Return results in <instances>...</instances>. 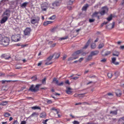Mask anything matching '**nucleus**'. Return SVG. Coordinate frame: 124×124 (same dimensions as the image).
Wrapping results in <instances>:
<instances>
[{
    "instance_id": "nucleus-47",
    "label": "nucleus",
    "mask_w": 124,
    "mask_h": 124,
    "mask_svg": "<svg viewBox=\"0 0 124 124\" xmlns=\"http://www.w3.org/2000/svg\"><path fill=\"white\" fill-rule=\"evenodd\" d=\"M95 20L94 19H90L89 20V21L90 23H92L93 22L95 21Z\"/></svg>"
},
{
    "instance_id": "nucleus-34",
    "label": "nucleus",
    "mask_w": 124,
    "mask_h": 124,
    "mask_svg": "<svg viewBox=\"0 0 124 124\" xmlns=\"http://www.w3.org/2000/svg\"><path fill=\"white\" fill-rule=\"evenodd\" d=\"M28 4V2H25L23 3L21 5V7H25Z\"/></svg>"
},
{
    "instance_id": "nucleus-54",
    "label": "nucleus",
    "mask_w": 124,
    "mask_h": 124,
    "mask_svg": "<svg viewBox=\"0 0 124 124\" xmlns=\"http://www.w3.org/2000/svg\"><path fill=\"white\" fill-rule=\"evenodd\" d=\"M42 61L39 62L38 64V66H40L42 64Z\"/></svg>"
},
{
    "instance_id": "nucleus-53",
    "label": "nucleus",
    "mask_w": 124,
    "mask_h": 124,
    "mask_svg": "<svg viewBox=\"0 0 124 124\" xmlns=\"http://www.w3.org/2000/svg\"><path fill=\"white\" fill-rule=\"evenodd\" d=\"M56 43H54L50 46L51 47H53L55 46L56 45Z\"/></svg>"
},
{
    "instance_id": "nucleus-58",
    "label": "nucleus",
    "mask_w": 124,
    "mask_h": 124,
    "mask_svg": "<svg viewBox=\"0 0 124 124\" xmlns=\"http://www.w3.org/2000/svg\"><path fill=\"white\" fill-rule=\"evenodd\" d=\"M5 73H0V76L5 75Z\"/></svg>"
},
{
    "instance_id": "nucleus-48",
    "label": "nucleus",
    "mask_w": 124,
    "mask_h": 124,
    "mask_svg": "<svg viewBox=\"0 0 124 124\" xmlns=\"http://www.w3.org/2000/svg\"><path fill=\"white\" fill-rule=\"evenodd\" d=\"M73 124H79V123L77 121H74L73 122Z\"/></svg>"
},
{
    "instance_id": "nucleus-60",
    "label": "nucleus",
    "mask_w": 124,
    "mask_h": 124,
    "mask_svg": "<svg viewBox=\"0 0 124 124\" xmlns=\"http://www.w3.org/2000/svg\"><path fill=\"white\" fill-rule=\"evenodd\" d=\"M83 58H80V59H79V60H78V61L79 62H80L83 60Z\"/></svg>"
},
{
    "instance_id": "nucleus-19",
    "label": "nucleus",
    "mask_w": 124,
    "mask_h": 124,
    "mask_svg": "<svg viewBox=\"0 0 124 124\" xmlns=\"http://www.w3.org/2000/svg\"><path fill=\"white\" fill-rule=\"evenodd\" d=\"M117 110H115L114 111H111L110 112V114H112L113 115H116L117 114Z\"/></svg>"
},
{
    "instance_id": "nucleus-27",
    "label": "nucleus",
    "mask_w": 124,
    "mask_h": 124,
    "mask_svg": "<svg viewBox=\"0 0 124 124\" xmlns=\"http://www.w3.org/2000/svg\"><path fill=\"white\" fill-rule=\"evenodd\" d=\"M119 55V53L118 51L115 52L112 55L113 56H118Z\"/></svg>"
},
{
    "instance_id": "nucleus-30",
    "label": "nucleus",
    "mask_w": 124,
    "mask_h": 124,
    "mask_svg": "<svg viewBox=\"0 0 124 124\" xmlns=\"http://www.w3.org/2000/svg\"><path fill=\"white\" fill-rule=\"evenodd\" d=\"M75 0H70L68 2L67 4L69 5H72Z\"/></svg>"
},
{
    "instance_id": "nucleus-25",
    "label": "nucleus",
    "mask_w": 124,
    "mask_h": 124,
    "mask_svg": "<svg viewBox=\"0 0 124 124\" xmlns=\"http://www.w3.org/2000/svg\"><path fill=\"white\" fill-rule=\"evenodd\" d=\"M16 81L14 80L12 81V80H3L1 81V82L2 84H4L5 83L7 82H10L11 81L16 82Z\"/></svg>"
},
{
    "instance_id": "nucleus-44",
    "label": "nucleus",
    "mask_w": 124,
    "mask_h": 124,
    "mask_svg": "<svg viewBox=\"0 0 124 124\" xmlns=\"http://www.w3.org/2000/svg\"><path fill=\"white\" fill-rule=\"evenodd\" d=\"M13 124H19V122L17 120H16L14 121Z\"/></svg>"
},
{
    "instance_id": "nucleus-15",
    "label": "nucleus",
    "mask_w": 124,
    "mask_h": 124,
    "mask_svg": "<svg viewBox=\"0 0 124 124\" xmlns=\"http://www.w3.org/2000/svg\"><path fill=\"white\" fill-rule=\"evenodd\" d=\"M53 22L50 21H46L44 22L43 25L45 26H46L48 25L52 24Z\"/></svg>"
},
{
    "instance_id": "nucleus-33",
    "label": "nucleus",
    "mask_w": 124,
    "mask_h": 124,
    "mask_svg": "<svg viewBox=\"0 0 124 124\" xmlns=\"http://www.w3.org/2000/svg\"><path fill=\"white\" fill-rule=\"evenodd\" d=\"M56 18V16L55 15H54L50 17H49L48 19L49 20H53L54 19Z\"/></svg>"
},
{
    "instance_id": "nucleus-1",
    "label": "nucleus",
    "mask_w": 124,
    "mask_h": 124,
    "mask_svg": "<svg viewBox=\"0 0 124 124\" xmlns=\"http://www.w3.org/2000/svg\"><path fill=\"white\" fill-rule=\"evenodd\" d=\"M9 41V39L8 37L2 38L0 43L4 46H6L8 45Z\"/></svg>"
},
{
    "instance_id": "nucleus-39",
    "label": "nucleus",
    "mask_w": 124,
    "mask_h": 124,
    "mask_svg": "<svg viewBox=\"0 0 124 124\" xmlns=\"http://www.w3.org/2000/svg\"><path fill=\"white\" fill-rule=\"evenodd\" d=\"M104 44H100L98 46V48L101 49L104 46Z\"/></svg>"
},
{
    "instance_id": "nucleus-35",
    "label": "nucleus",
    "mask_w": 124,
    "mask_h": 124,
    "mask_svg": "<svg viewBox=\"0 0 124 124\" xmlns=\"http://www.w3.org/2000/svg\"><path fill=\"white\" fill-rule=\"evenodd\" d=\"M116 95L118 97H120L122 94V93L120 91L116 92Z\"/></svg>"
},
{
    "instance_id": "nucleus-6",
    "label": "nucleus",
    "mask_w": 124,
    "mask_h": 124,
    "mask_svg": "<svg viewBox=\"0 0 124 124\" xmlns=\"http://www.w3.org/2000/svg\"><path fill=\"white\" fill-rule=\"evenodd\" d=\"M10 11L9 8L7 9L4 12L2 15V16H5L8 18L10 16Z\"/></svg>"
},
{
    "instance_id": "nucleus-49",
    "label": "nucleus",
    "mask_w": 124,
    "mask_h": 124,
    "mask_svg": "<svg viewBox=\"0 0 124 124\" xmlns=\"http://www.w3.org/2000/svg\"><path fill=\"white\" fill-rule=\"evenodd\" d=\"M110 53V51H108L105 54V55H107L108 54H109Z\"/></svg>"
},
{
    "instance_id": "nucleus-59",
    "label": "nucleus",
    "mask_w": 124,
    "mask_h": 124,
    "mask_svg": "<svg viewBox=\"0 0 124 124\" xmlns=\"http://www.w3.org/2000/svg\"><path fill=\"white\" fill-rule=\"evenodd\" d=\"M3 37L2 36V35L0 33V42H1V40L2 39Z\"/></svg>"
},
{
    "instance_id": "nucleus-29",
    "label": "nucleus",
    "mask_w": 124,
    "mask_h": 124,
    "mask_svg": "<svg viewBox=\"0 0 124 124\" xmlns=\"http://www.w3.org/2000/svg\"><path fill=\"white\" fill-rule=\"evenodd\" d=\"M92 56L90 54L89 55L87 58L86 59L87 61H88L91 60L92 58Z\"/></svg>"
},
{
    "instance_id": "nucleus-61",
    "label": "nucleus",
    "mask_w": 124,
    "mask_h": 124,
    "mask_svg": "<svg viewBox=\"0 0 124 124\" xmlns=\"http://www.w3.org/2000/svg\"><path fill=\"white\" fill-rule=\"evenodd\" d=\"M65 83L66 84H69V81L68 80H67L65 82Z\"/></svg>"
},
{
    "instance_id": "nucleus-55",
    "label": "nucleus",
    "mask_w": 124,
    "mask_h": 124,
    "mask_svg": "<svg viewBox=\"0 0 124 124\" xmlns=\"http://www.w3.org/2000/svg\"><path fill=\"white\" fill-rule=\"evenodd\" d=\"M47 102L48 103H52V101L51 100H48L47 101Z\"/></svg>"
},
{
    "instance_id": "nucleus-63",
    "label": "nucleus",
    "mask_w": 124,
    "mask_h": 124,
    "mask_svg": "<svg viewBox=\"0 0 124 124\" xmlns=\"http://www.w3.org/2000/svg\"><path fill=\"white\" fill-rule=\"evenodd\" d=\"M107 94L109 96L113 95L112 93H108Z\"/></svg>"
},
{
    "instance_id": "nucleus-36",
    "label": "nucleus",
    "mask_w": 124,
    "mask_h": 124,
    "mask_svg": "<svg viewBox=\"0 0 124 124\" xmlns=\"http://www.w3.org/2000/svg\"><path fill=\"white\" fill-rule=\"evenodd\" d=\"M96 47V45L95 44L92 43L91 46V47L92 49H94Z\"/></svg>"
},
{
    "instance_id": "nucleus-12",
    "label": "nucleus",
    "mask_w": 124,
    "mask_h": 124,
    "mask_svg": "<svg viewBox=\"0 0 124 124\" xmlns=\"http://www.w3.org/2000/svg\"><path fill=\"white\" fill-rule=\"evenodd\" d=\"M3 18L0 21V23L1 24H3L5 23L8 20V18L5 16H2Z\"/></svg>"
},
{
    "instance_id": "nucleus-28",
    "label": "nucleus",
    "mask_w": 124,
    "mask_h": 124,
    "mask_svg": "<svg viewBox=\"0 0 124 124\" xmlns=\"http://www.w3.org/2000/svg\"><path fill=\"white\" fill-rule=\"evenodd\" d=\"M85 94H86L85 93H81V94H75L74 95V96L75 97H77L79 95H83V96L82 97H83L84 96V95Z\"/></svg>"
},
{
    "instance_id": "nucleus-18",
    "label": "nucleus",
    "mask_w": 124,
    "mask_h": 124,
    "mask_svg": "<svg viewBox=\"0 0 124 124\" xmlns=\"http://www.w3.org/2000/svg\"><path fill=\"white\" fill-rule=\"evenodd\" d=\"M46 112H43L40 114V117L41 118H45L46 116Z\"/></svg>"
},
{
    "instance_id": "nucleus-2",
    "label": "nucleus",
    "mask_w": 124,
    "mask_h": 124,
    "mask_svg": "<svg viewBox=\"0 0 124 124\" xmlns=\"http://www.w3.org/2000/svg\"><path fill=\"white\" fill-rule=\"evenodd\" d=\"M20 36L19 34L13 35L11 37V40L12 41L17 42L20 41Z\"/></svg>"
},
{
    "instance_id": "nucleus-9",
    "label": "nucleus",
    "mask_w": 124,
    "mask_h": 124,
    "mask_svg": "<svg viewBox=\"0 0 124 124\" xmlns=\"http://www.w3.org/2000/svg\"><path fill=\"white\" fill-rule=\"evenodd\" d=\"M53 82L56 84L57 85L59 86H61L63 85L64 83L63 82H61L60 83H59L58 80H57V79L55 78L53 79Z\"/></svg>"
},
{
    "instance_id": "nucleus-40",
    "label": "nucleus",
    "mask_w": 124,
    "mask_h": 124,
    "mask_svg": "<svg viewBox=\"0 0 124 124\" xmlns=\"http://www.w3.org/2000/svg\"><path fill=\"white\" fill-rule=\"evenodd\" d=\"M108 77L109 78H111L112 77V74L111 73H108L107 74Z\"/></svg>"
},
{
    "instance_id": "nucleus-51",
    "label": "nucleus",
    "mask_w": 124,
    "mask_h": 124,
    "mask_svg": "<svg viewBox=\"0 0 124 124\" xmlns=\"http://www.w3.org/2000/svg\"><path fill=\"white\" fill-rule=\"evenodd\" d=\"M78 78H79L78 77H73L72 78V79H73V80H76Z\"/></svg>"
},
{
    "instance_id": "nucleus-23",
    "label": "nucleus",
    "mask_w": 124,
    "mask_h": 124,
    "mask_svg": "<svg viewBox=\"0 0 124 124\" xmlns=\"http://www.w3.org/2000/svg\"><path fill=\"white\" fill-rule=\"evenodd\" d=\"M113 16L112 14L110 15V16L107 18V19L108 22L111 21L112 18Z\"/></svg>"
},
{
    "instance_id": "nucleus-43",
    "label": "nucleus",
    "mask_w": 124,
    "mask_h": 124,
    "mask_svg": "<svg viewBox=\"0 0 124 124\" xmlns=\"http://www.w3.org/2000/svg\"><path fill=\"white\" fill-rule=\"evenodd\" d=\"M7 102L5 101L3 103H1L0 104V105H5L7 104ZM1 109V108L0 107V110Z\"/></svg>"
},
{
    "instance_id": "nucleus-7",
    "label": "nucleus",
    "mask_w": 124,
    "mask_h": 124,
    "mask_svg": "<svg viewBox=\"0 0 124 124\" xmlns=\"http://www.w3.org/2000/svg\"><path fill=\"white\" fill-rule=\"evenodd\" d=\"M82 52L81 50H78L74 52L72 54L73 56L74 57V59H76L78 57V55L81 54Z\"/></svg>"
},
{
    "instance_id": "nucleus-21",
    "label": "nucleus",
    "mask_w": 124,
    "mask_h": 124,
    "mask_svg": "<svg viewBox=\"0 0 124 124\" xmlns=\"http://www.w3.org/2000/svg\"><path fill=\"white\" fill-rule=\"evenodd\" d=\"M88 5L87 4H86L82 8V10L83 11H86L87 8L88 7Z\"/></svg>"
},
{
    "instance_id": "nucleus-46",
    "label": "nucleus",
    "mask_w": 124,
    "mask_h": 124,
    "mask_svg": "<svg viewBox=\"0 0 124 124\" xmlns=\"http://www.w3.org/2000/svg\"><path fill=\"white\" fill-rule=\"evenodd\" d=\"M52 110H55L56 112V114H58V112L57 111V109L55 108H52Z\"/></svg>"
},
{
    "instance_id": "nucleus-5",
    "label": "nucleus",
    "mask_w": 124,
    "mask_h": 124,
    "mask_svg": "<svg viewBox=\"0 0 124 124\" xmlns=\"http://www.w3.org/2000/svg\"><path fill=\"white\" fill-rule=\"evenodd\" d=\"M40 20L39 17L36 16L31 20V24H34L36 23H38Z\"/></svg>"
},
{
    "instance_id": "nucleus-32",
    "label": "nucleus",
    "mask_w": 124,
    "mask_h": 124,
    "mask_svg": "<svg viewBox=\"0 0 124 124\" xmlns=\"http://www.w3.org/2000/svg\"><path fill=\"white\" fill-rule=\"evenodd\" d=\"M4 116L5 117H8L9 116H11V115L10 114L7 112H6L4 113Z\"/></svg>"
},
{
    "instance_id": "nucleus-11",
    "label": "nucleus",
    "mask_w": 124,
    "mask_h": 124,
    "mask_svg": "<svg viewBox=\"0 0 124 124\" xmlns=\"http://www.w3.org/2000/svg\"><path fill=\"white\" fill-rule=\"evenodd\" d=\"M52 5L53 7H51L50 8L52 9H54L55 8L54 7L55 6L57 7L59 6L60 5V4L59 2L57 1H55L54 3H52Z\"/></svg>"
},
{
    "instance_id": "nucleus-56",
    "label": "nucleus",
    "mask_w": 124,
    "mask_h": 124,
    "mask_svg": "<svg viewBox=\"0 0 124 124\" xmlns=\"http://www.w3.org/2000/svg\"><path fill=\"white\" fill-rule=\"evenodd\" d=\"M106 61V59L104 58L101 60V61L102 62H105Z\"/></svg>"
},
{
    "instance_id": "nucleus-17",
    "label": "nucleus",
    "mask_w": 124,
    "mask_h": 124,
    "mask_svg": "<svg viewBox=\"0 0 124 124\" xmlns=\"http://www.w3.org/2000/svg\"><path fill=\"white\" fill-rule=\"evenodd\" d=\"M29 90L31 91L32 92H35L36 91V90L34 87L33 85H32L30 87Z\"/></svg>"
},
{
    "instance_id": "nucleus-52",
    "label": "nucleus",
    "mask_w": 124,
    "mask_h": 124,
    "mask_svg": "<svg viewBox=\"0 0 124 124\" xmlns=\"http://www.w3.org/2000/svg\"><path fill=\"white\" fill-rule=\"evenodd\" d=\"M26 122L25 121H21V124H26Z\"/></svg>"
},
{
    "instance_id": "nucleus-45",
    "label": "nucleus",
    "mask_w": 124,
    "mask_h": 124,
    "mask_svg": "<svg viewBox=\"0 0 124 124\" xmlns=\"http://www.w3.org/2000/svg\"><path fill=\"white\" fill-rule=\"evenodd\" d=\"M49 120V119H46V120H44L42 122L43 123V124H47L46 123V122L48 121Z\"/></svg>"
},
{
    "instance_id": "nucleus-62",
    "label": "nucleus",
    "mask_w": 124,
    "mask_h": 124,
    "mask_svg": "<svg viewBox=\"0 0 124 124\" xmlns=\"http://www.w3.org/2000/svg\"><path fill=\"white\" fill-rule=\"evenodd\" d=\"M72 7L70 6H68V9H69V10H71L72 9Z\"/></svg>"
},
{
    "instance_id": "nucleus-26",
    "label": "nucleus",
    "mask_w": 124,
    "mask_h": 124,
    "mask_svg": "<svg viewBox=\"0 0 124 124\" xmlns=\"http://www.w3.org/2000/svg\"><path fill=\"white\" fill-rule=\"evenodd\" d=\"M70 89H71L70 88H68L67 90H66V93L68 94H70L71 92L70 91Z\"/></svg>"
},
{
    "instance_id": "nucleus-42",
    "label": "nucleus",
    "mask_w": 124,
    "mask_h": 124,
    "mask_svg": "<svg viewBox=\"0 0 124 124\" xmlns=\"http://www.w3.org/2000/svg\"><path fill=\"white\" fill-rule=\"evenodd\" d=\"M46 78H44L42 80V83L44 84H45L46 83Z\"/></svg>"
},
{
    "instance_id": "nucleus-37",
    "label": "nucleus",
    "mask_w": 124,
    "mask_h": 124,
    "mask_svg": "<svg viewBox=\"0 0 124 124\" xmlns=\"http://www.w3.org/2000/svg\"><path fill=\"white\" fill-rule=\"evenodd\" d=\"M38 114L36 112L33 113L30 116V117H32L35 116H38Z\"/></svg>"
},
{
    "instance_id": "nucleus-38",
    "label": "nucleus",
    "mask_w": 124,
    "mask_h": 124,
    "mask_svg": "<svg viewBox=\"0 0 124 124\" xmlns=\"http://www.w3.org/2000/svg\"><path fill=\"white\" fill-rule=\"evenodd\" d=\"M68 38V36H66L64 37H62V38H60L59 39V40H64L65 39H67Z\"/></svg>"
},
{
    "instance_id": "nucleus-14",
    "label": "nucleus",
    "mask_w": 124,
    "mask_h": 124,
    "mask_svg": "<svg viewBox=\"0 0 124 124\" xmlns=\"http://www.w3.org/2000/svg\"><path fill=\"white\" fill-rule=\"evenodd\" d=\"M116 58L115 57H113L112 58V62L115 65H118L119 64V62H115L116 60Z\"/></svg>"
},
{
    "instance_id": "nucleus-8",
    "label": "nucleus",
    "mask_w": 124,
    "mask_h": 124,
    "mask_svg": "<svg viewBox=\"0 0 124 124\" xmlns=\"http://www.w3.org/2000/svg\"><path fill=\"white\" fill-rule=\"evenodd\" d=\"M102 10L100 12V14L102 15H103L105 13H107L108 11V9L106 7H103L102 8Z\"/></svg>"
},
{
    "instance_id": "nucleus-4",
    "label": "nucleus",
    "mask_w": 124,
    "mask_h": 124,
    "mask_svg": "<svg viewBox=\"0 0 124 124\" xmlns=\"http://www.w3.org/2000/svg\"><path fill=\"white\" fill-rule=\"evenodd\" d=\"M31 31V29L30 27H27L23 31L24 35L25 36H29Z\"/></svg>"
},
{
    "instance_id": "nucleus-10",
    "label": "nucleus",
    "mask_w": 124,
    "mask_h": 124,
    "mask_svg": "<svg viewBox=\"0 0 124 124\" xmlns=\"http://www.w3.org/2000/svg\"><path fill=\"white\" fill-rule=\"evenodd\" d=\"M53 56H50L47 59L46 61V62L45 63V65H49L51 64L52 63V62H50V61L53 58Z\"/></svg>"
},
{
    "instance_id": "nucleus-31",
    "label": "nucleus",
    "mask_w": 124,
    "mask_h": 124,
    "mask_svg": "<svg viewBox=\"0 0 124 124\" xmlns=\"http://www.w3.org/2000/svg\"><path fill=\"white\" fill-rule=\"evenodd\" d=\"M31 108L32 109H39L40 110L41 109V108L39 107H38L37 106L32 107H31Z\"/></svg>"
},
{
    "instance_id": "nucleus-64",
    "label": "nucleus",
    "mask_w": 124,
    "mask_h": 124,
    "mask_svg": "<svg viewBox=\"0 0 124 124\" xmlns=\"http://www.w3.org/2000/svg\"><path fill=\"white\" fill-rule=\"evenodd\" d=\"M120 48L122 49H124V46H121L120 47Z\"/></svg>"
},
{
    "instance_id": "nucleus-41",
    "label": "nucleus",
    "mask_w": 124,
    "mask_h": 124,
    "mask_svg": "<svg viewBox=\"0 0 124 124\" xmlns=\"http://www.w3.org/2000/svg\"><path fill=\"white\" fill-rule=\"evenodd\" d=\"M40 85H36L35 87V88L36 89V91H38L39 90V86Z\"/></svg>"
},
{
    "instance_id": "nucleus-22",
    "label": "nucleus",
    "mask_w": 124,
    "mask_h": 124,
    "mask_svg": "<svg viewBox=\"0 0 124 124\" xmlns=\"http://www.w3.org/2000/svg\"><path fill=\"white\" fill-rule=\"evenodd\" d=\"M99 13V12H95L93 14L92 16V17H96L98 16V14Z\"/></svg>"
},
{
    "instance_id": "nucleus-13",
    "label": "nucleus",
    "mask_w": 124,
    "mask_h": 124,
    "mask_svg": "<svg viewBox=\"0 0 124 124\" xmlns=\"http://www.w3.org/2000/svg\"><path fill=\"white\" fill-rule=\"evenodd\" d=\"M1 58H4L6 60H8L10 58H11V57L10 56H8L7 54H2L1 56Z\"/></svg>"
},
{
    "instance_id": "nucleus-20",
    "label": "nucleus",
    "mask_w": 124,
    "mask_h": 124,
    "mask_svg": "<svg viewBox=\"0 0 124 124\" xmlns=\"http://www.w3.org/2000/svg\"><path fill=\"white\" fill-rule=\"evenodd\" d=\"M90 39H89L87 42L86 44L83 47V49H86V48L89 46V44L90 42Z\"/></svg>"
},
{
    "instance_id": "nucleus-57",
    "label": "nucleus",
    "mask_w": 124,
    "mask_h": 124,
    "mask_svg": "<svg viewBox=\"0 0 124 124\" xmlns=\"http://www.w3.org/2000/svg\"><path fill=\"white\" fill-rule=\"evenodd\" d=\"M32 78H34V79L33 80H36L37 79V78L36 77H32Z\"/></svg>"
},
{
    "instance_id": "nucleus-16",
    "label": "nucleus",
    "mask_w": 124,
    "mask_h": 124,
    "mask_svg": "<svg viewBox=\"0 0 124 124\" xmlns=\"http://www.w3.org/2000/svg\"><path fill=\"white\" fill-rule=\"evenodd\" d=\"M99 52L98 50H95L91 52L90 54L93 56L98 54Z\"/></svg>"
},
{
    "instance_id": "nucleus-50",
    "label": "nucleus",
    "mask_w": 124,
    "mask_h": 124,
    "mask_svg": "<svg viewBox=\"0 0 124 124\" xmlns=\"http://www.w3.org/2000/svg\"><path fill=\"white\" fill-rule=\"evenodd\" d=\"M73 59H74V57L73 56V57H71L69 58L68 59V61L72 60Z\"/></svg>"
},
{
    "instance_id": "nucleus-3",
    "label": "nucleus",
    "mask_w": 124,
    "mask_h": 124,
    "mask_svg": "<svg viewBox=\"0 0 124 124\" xmlns=\"http://www.w3.org/2000/svg\"><path fill=\"white\" fill-rule=\"evenodd\" d=\"M48 6V3L47 2L43 3L41 5V7L42 11H46Z\"/></svg>"
},
{
    "instance_id": "nucleus-24",
    "label": "nucleus",
    "mask_w": 124,
    "mask_h": 124,
    "mask_svg": "<svg viewBox=\"0 0 124 124\" xmlns=\"http://www.w3.org/2000/svg\"><path fill=\"white\" fill-rule=\"evenodd\" d=\"M60 55V54L55 53L53 56H55V58H58L59 57Z\"/></svg>"
}]
</instances>
